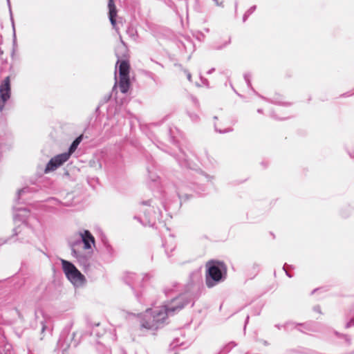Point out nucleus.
<instances>
[{
	"label": "nucleus",
	"mask_w": 354,
	"mask_h": 354,
	"mask_svg": "<svg viewBox=\"0 0 354 354\" xmlns=\"http://www.w3.org/2000/svg\"><path fill=\"white\" fill-rule=\"evenodd\" d=\"M11 95L10 77L7 76L0 84V111L2 112L6 103Z\"/></svg>",
	"instance_id": "8"
},
{
	"label": "nucleus",
	"mask_w": 354,
	"mask_h": 354,
	"mask_svg": "<svg viewBox=\"0 0 354 354\" xmlns=\"http://www.w3.org/2000/svg\"><path fill=\"white\" fill-rule=\"evenodd\" d=\"M353 326H354V318L351 319V320L346 324L345 327L346 328H348Z\"/></svg>",
	"instance_id": "37"
},
{
	"label": "nucleus",
	"mask_w": 354,
	"mask_h": 354,
	"mask_svg": "<svg viewBox=\"0 0 354 354\" xmlns=\"http://www.w3.org/2000/svg\"><path fill=\"white\" fill-rule=\"evenodd\" d=\"M186 187L184 186H182L180 187H178L176 190V194L178 197V198L180 201H186L189 198L190 196H192V194L186 192H185Z\"/></svg>",
	"instance_id": "19"
},
{
	"label": "nucleus",
	"mask_w": 354,
	"mask_h": 354,
	"mask_svg": "<svg viewBox=\"0 0 354 354\" xmlns=\"http://www.w3.org/2000/svg\"><path fill=\"white\" fill-rule=\"evenodd\" d=\"M205 284L212 288L225 281L227 275V267L221 261L212 259L205 264Z\"/></svg>",
	"instance_id": "2"
},
{
	"label": "nucleus",
	"mask_w": 354,
	"mask_h": 354,
	"mask_svg": "<svg viewBox=\"0 0 354 354\" xmlns=\"http://www.w3.org/2000/svg\"><path fill=\"white\" fill-rule=\"evenodd\" d=\"M69 159L68 153H59L53 157L47 163L44 173L48 174L57 169Z\"/></svg>",
	"instance_id": "9"
},
{
	"label": "nucleus",
	"mask_w": 354,
	"mask_h": 354,
	"mask_svg": "<svg viewBox=\"0 0 354 354\" xmlns=\"http://www.w3.org/2000/svg\"><path fill=\"white\" fill-rule=\"evenodd\" d=\"M189 116L192 122H197L199 121V116L194 113H189Z\"/></svg>",
	"instance_id": "29"
},
{
	"label": "nucleus",
	"mask_w": 354,
	"mask_h": 354,
	"mask_svg": "<svg viewBox=\"0 0 354 354\" xmlns=\"http://www.w3.org/2000/svg\"><path fill=\"white\" fill-rule=\"evenodd\" d=\"M263 98V97H261ZM263 99L266 100L267 101L271 102V103H273V104H280V105H285V106H290V103H284V102H282L281 101L279 100L277 98H274V99H272V100H268V99H266L265 97H263Z\"/></svg>",
	"instance_id": "28"
},
{
	"label": "nucleus",
	"mask_w": 354,
	"mask_h": 354,
	"mask_svg": "<svg viewBox=\"0 0 354 354\" xmlns=\"http://www.w3.org/2000/svg\"><path fill=\"white\" fill-rule=\"evenodd\" d=\"M178 345H179V341H178V339H175L173 341V342H172V343H171L170 346H171V348H175V347H176V346H178Z\"/></svg>",
	"instance_id": "38"
},
{
	"label": "nucleus",
	"mask_w": 354,
	"mask_h": 354,
	"mask_svg": "<svg viewBox=\"0 0 354 354\" xmlns=\"http://www.w3.org/2000/svg\"><path fill=\"white\" fill-rule=\"evenodd\" d=\"M43 337H41L39 339L35 338H30L27 342V348L28 354H35V351H39L44 347L42 342Z\"/></svg>",
	"instance_id": "14"
},
{
	"label": "nucleus",
	"mask_w": 354,
	"mask_h": 354,
	"mask_svg": "<svg viewBox=\"0 0 354 354\" xmlns=\"http://www.w3.org/2000/svg\"><path fill=\"white\" fill-rule=\"evenodd\" d=\"M83 139V135H80L78 137H77L71 144L67 152H64L65 153H68L69 158L72 155L73 153L75 151L77 148L78 147L79 145L82 142Z\"/></svg>",
	"instance_id": "18"
},
{
	"label": "nucleus",
	"mask_w": 354,
	"mask_h": 354,
	"mask_svg": "<svg viewBox=\"0 0 354 354\" xmlns=\"http://www.w3.org/2000/svg\"><path fill=\"white\" fill-rule=\"evenodd\" d=\"M106 354H111V351L108 348H106Z\"/></svg>",
	"instance_id": "54"
},
{
	"label": "nucleus",
	"mask_w": 354,
	"mask_h": 354,
	"mask_svg": "<svg viewBox=\"0 0 354 354\" xmlns=\"http://www.w3.org/2000/svg\"><path fill=\"white\" fill-rule=\"evenodd\" d=\"M162 245L165 249V253L167 254V257H169V252H171L174 250L175 245L173 243H171L170 245H167L166 243H162Z\"/></svg>",
	"instance_id": "27"
},
{
	"label": "nucleus",
	"mask_w": 354,
	"mask_h": 354,
	"mask_svg": "<svg viewBox=\"0 0 354 354\" xmlns=\"http://www.w3.org/2000/svg\"><path fill=\"white\" fill-rule=\"evenodd\" d=\"M334 333H335V335L337 337H342V338H343V337H344V334H342V333H339V332H337V331H335V332H334Z\"/></svg>",
	"instance_id": "46"
},
{
	"label": "nucleus",
	"mask_w": 354,
	"mask_h": 354,
	"mask_svg": "<svg viewBox=\"0 0 354 354\" xmlns=\"http://www.w3.org/2000/svg\"><path fill=\"white\" fill-rule=\"evenodd\" d=\"M119 87L122 93L128 92L130 87L129 77H119Z\"/></svg>",
	"instance_id": "17"
},
{
	"label": "nucleus",
	"mask_w": 354,
	"mask_h": 354,
	"mask_svg": "<svg viewBox=\"0 0 354 354\" xmlns=\"http://www.w3.org/2000/svg\"><path fill=\"white\" fill-rule=\"evenodd\" d=\"M257 112L259 113H263V109H257Z\"/></svg>",
	"instance_id": "50"
},
{
	"label": "nucleus",
	"mask_w": 354,
	"mask_h": 354,
	"mask_svg": "<svg viewBox=\"0 0 354 354\" xmlns=\"http://www.w3.org/2000/svg\"><path fill=\"white\" fill-rule=\"evenodd\" d=\"M193 100L196 102L197 100L196 98H193Z\"/></svg>",
	"instance_id": "60"
},
{
	"label": "nucleus",
	"mask_w": 354,
	"mask_h": 354,
	"mask_svg": "<svg viewBox=\"0 0 354 354\" xmlns=\"http://www.w3.org/2000/svg\"><path fill=\"white\" fill-rule=\"evenodd\" d=\"M343 96H348L347 93H344Z\"/></svg>",
	"instance_id": "59"
},
{
	"label": "nucleus",
	"mask_w": 354,
	"mask_h": 354,
	"mask_svg": "<svg viewBox=\"0 0 354 354\" xmlns=\"http://www.w3.org/2000/svg\"><path fill=\"white\" fill-rule=\"evenodd\" d=\"M288 268H292V266H288L287 263H285L283 267V270H284V272H286V274L291 278L292 277V275L288 271Z\"/></svg>",
	"instance_id": "32"
},
{
	"label": "nucleus",
	"mask_w": 354,
	"mask_h": 354,
	"mask_svg": "<svg viewBox=\"0 0 354 354\" xmlns=\"http://www.w3.org/2000/svg\"><path fill=\"white\" fill-rule=\"evenodd\" d=\"M104 252L109 257H112L114 254V250L111 244L108 241L104 242Z\"/></svg>",
	"instance_id": "23"
},
{
	"label": "nucleus",
	"mask_w": 354,
	"mask_h": 354,
	"mask_svg": "<svg viewBox=\"0 0 354 354\" xmlns=\"http://www.w3.org/2000/svg\"><path fill=\"white\" fill-rule=\"evenodd\" d=\"M36 320H39L41 326V334L43 335L46 331L50 333L51 330L50 318L44 315L43 310L37 308L35 310Z\"/></svg>",
	"instance_id": "12"
},
{
	"label": "nucleus",
	"mask_w": 354,
	"mask_h": 354,
	"mask_svg": "<svg viewBox=\"0 0 354 354\" xmlns=\"http://www.w3.org/2000/svg\"><path fill=\"white\" fill-rule=\"evenodd\" d=\"M149 276L148 274H137L136 273L129 272L124 278L125 283L129 285L132 290H134L138 286H141L142 281L148 279Z\"/></svg>",
	"instance_id": "10"
},
{
	"label": "nucleus",
	"mask_w": 354,
	"mask_h": 354,
	"mask_svg": "<svg viewBox=\"0 0 354 354\" xmlns=\"http://www.w3.org/2000/svg\"><path fill=\"white\" fill-rule=\"evenodd\" d=\"M18 211L19 212H21V213L14 214L13 218H14V221L15 223L17 221H21V223L18 225L13 229V230H12L13 236H18L21 232L23 229L25 228V227L26 226V218L28 214L29 213V211L26 208H20V209H18Z\"/></svg>",
	"instance_id": "11"
},
{
	"label": "nucleus",
	"mask_w": 354,
	"mask_h": 354,
	"mask_svg": "<svg viewBox=\"0 0 354 354\" xmlns=\"http://www.w3.org/2000/svg\"><path fill=\"white\" fill-rule=\"evenodd\" d=\"M214 120H217V119H218L217 116H214Z\"/></svg>",
	"instance_id": "58"
},
{
	"label": "nucleus",
	"mask_w": 354,
	"mask_h": 354,
	"mask_svg": "<svg viewBox=\"0 0 354 354\" xmlns=\"http://www.w3.org/2000/svg\"><path fill=\"white\" fill-rule=\"evenodd\" d=\"M177 133L178 129L176 127H169L167 130L166 133L168 137L169 142L176 146L179 151V153L178 154H173L171 152L167 151L165 149H162V150L174 156L181 167L194 169V167L192 166V162L187 159V155L183 151H182V149L179 147L178 145V140L176 138V134Z\"/></svg>",
	"instance_id": "3"
},
{
	"label": "nucleus",
	"mask_w": 354,
	"mask_h": 354,
	"mask_svg": "<svg viewBox=\"0 0 354 354\" xmlns=\"http://www.w3.org/2000/svg\"><path fill=\"white\" fill-rule=\"evenodd\" d=\"M7 3H8V7H9V11H10V20H11V22H12V29H13V36H14V41H15V39H16L15 28L14 19H13V17H12V10H11V6H10V0H7Z\"/></svg>",
	"instance_id": "25"
},
{
	"label": "nucleus",
	"mask_w": 354,
	"mask_h": 354,
	"mask_svg": "<svg viewBox=\"0 0 354 354\" xmlns=\"http://www.w3.org/2000/svg\"><path fill=\"white\" fill-rule=\"evenodd\" d=\"M234 7H235V12H236V11H237V7H238V2H237V1H235V6H234Z\"/></svg>",
	"instance_id": "49"
},
{
	"label": "nucleus",
	"mask_w": 354,
	"mask_h": 354,
	"mask_svg": "<svg viewBox=\"0 0 354 354\" xmlns=\"http://www.w3.org/2000/svg\"><path fill=\"white\" fill-rule=\"evenodd\" d=\"M346 151H347L348 154L349 155V156H350L351 158L354 159V151H349V150H348V149L347 147H346Z\"/></svg>",
	"instance_id": "41"
},
{
	"label": "nucleus",
	"mask_w": 354,
	"mask_h": 354,
	"mask_svg": "<svg viewBox=\"0 0 354 354\" xmlns=\"http://www.w3.org/2000/svg\"><path fill=\"white\" fill-rule=\"evenodd\" d=\"M110 97H111V96L109 95V96H108L107 97H105V100H106V101H108V100H109Z\"/></svg>",
	"instance_id": "55"
},
{
	"label": "nucleus",
	"mask_w": 354,
	"mask_h": 354,
	"mask_svg": "<svg viewBox=\"0 0 354 354\" xmlns=\"http://www.w3.org/2000/svg\"><path fill=\"white\" fill-rule=\"evenodd\" d=\"M261 265L259 263L254 262L250 267L248 268V272L250 278L254 277L260 271Z\"/></svg>",
	"instance_id": "21"
},
{
	"label": "nucleus",
	"mask_w": 354,
	"mask_h": 354,
	"mask_svg": "<svg viewBox=\"0 0 354 354\" xmlns=\"http://www.w3.org/2000/svg\"><path fill=\"white\" fill-rule=\"evenodd\" d=\"M217 6L223 7V2H219L218 0H213Z\"/></svg>",
	"instance_id": "45"
},
{
	"label": "nucleus",
	"mask_w": 354,
	"mask_h": 354,
	"mask_svg": "<svg viewBox=\"0 0 354 354\" xmlns=\"http://www.w3.org/2000/svg\"><path fill=\"white\" fill-rule=\"evenodd\" d=\"M318 289H314L312 292V294H313L315 291H317Z\"/></svg>",
	"instance_id": "57"
},
{
	"label": "nucleus",
	"mask_w": 354,
	"mask_h": 354,
	"mask_svg": "<svg viewBox=\"0 0 354 354\" xmlns=\"http://www.w3.org/2000/svg\"><path fill=\"white\" fill-rule=\"evenodd\" d=\"M120 354H127L126 352L123 350H121Z\"/></svg>",
	"instance_id": "52"
},
{
	"label": "nucleus",
	"mask_w": 354,
	"mask_h": 354,
	"mask_svg": "<svg viewBox=\"0 0 354 354\" xmlns=\"http://www.w3.org/2000/svg\"><path fill=\"white\" fill-rule=\"evenodd\" d=\"M243 77L247 84L248 87L253 90L251 83V74L250 73H246L244 74Z\"/></svg>",
	"instance_id": "26"
},
{
	"label": "nucleus",
	"mask_w": 354,
	"mask_h": 354,
	"mask_svg": "<svg viewBox=\"0 0 354 354\" xmlns=\"http://www.w3.org/2000/svg\"><path fill=\"white\" fill-rule=\"evenodd\" d=\"M118 59L115 66V72L118 70L119 77H129L130 64L128 60L120 59L116 53Z\"/></svg>",
	"instance_id": "13"
},
{
	"label": "nucleus",
	"mask_w": 354,
	"mask_h": 354,
	"mask_svg": "<svg viewBox=\"0 0 354 354\" xmlns=\"http://www.w3.org/2000/svg\"><path fill=\"white\" fill-rule=\"evenodd\" d=\"M185 73H186V75H187V80H188L189 82H191V81H192V75H191V73H190L188 71H185Z\"/></svg>",
	"instance_id": "42"
},
{
	"label": "nucleus",
	"mask_w": 354,
	"mask_h": 354,
	"mask_svg": "<svg viewBox=\"0 0 354 354\" xmlns=\"http://www.w3.org/2000/svg\"><path fill=\"white\" fill-rule=\"evenodd\" d=\"M142 205L141 211L145 216V222H143L139 216H135L134 219L138 220L139 222L145 225L153 226L156 219L159 218L160 214V209L154 207V202L152 199L143 201L141 202Z\"/></svg>",
	"instance_id": "4"
},
{
	"label": "nucleus",
	"mask_w": 354,
	"mask_h": 354,
	"mask_svg": "<svg viewBox=\"0 0 354 354\" xmlns=\"http://www.w3.org/2000/svg\"><path fill=\"white\" fill-rule=\"evenodd\" d=\"M80 239L71 242V248H75L76 246L83 243L84 249L90 250L92 245H95V238L88 230H84L78 232Z\"/></svg>",
	"instance_id": "7"
},
{
	"label": "nucleus",
	"mask_w": 354,
	"mask_h": 354,
	"mask_svg": "<svg viewBox=\"0 0 354 354\" xmlns=\"http://www.w3.org/2000/svg\"><path fill=\"white\" fill-rule=\"evenodd\" d=\"M148 171L149 174V178L151 179L152 183L154 185L156 184L157 180L159 178V177L155 174H152L149 170H148Z\"/></svg>",
	"instance_id": "30"
},
{
	"label": "nucleus",
	"mask_w": 354,
	"mask_h": 354,
	"mask_svg": "<svg viewBox=\"0 0 354 354\" xmlns=\"http://www.w3.org/2000/svg\"><path fill=\"white\" fill-rule=\"evenodd\" d=\"M249 319H250V316L248 315L246 316V318H245V324H244V328H243V329H244V330H245L246 326H247V324H248V322H249Z\"/></svg>",
	"instance_id": "44"
},
{
	"label": "nucleus",
	"mask_w": 354,
	"mask_h": 354,
	"mask_svg": "<svg viewBox=\"0 0 354 354\" xmlns=\"http://www.w3.org/2000/svg\"><path fill=\"white\" fill-rule=\"evenodd\" d=\"M313 310L320 314L322 313L321 308L318 305L313 307Z\"/></svg>",
	"instance_id": "40"
},
{
	"label": "nucleus",
	"mask_w": 354,
	"mask_h": 354,
	"mask_svg": "<svg viewBox=\"0 0 354 354\" xmlns=\"http://www.w3.org/2000/svg\"><path fill=\"white\" fill-rule=\"evenodd\" d=\"M136 297L138 298V300L140 301V299H139V296H138V295H137V294H136Z\"/></svg>",
	"instance_id": "56"
},
{
	"label": "nucleus",
	"mask_w": 354,
	"mask_h": 354,
	"mask_svg": "<svg viewBox=\"0 0 354 354\" xmlns=\"http://www.w3.org/2000/svg\"><path fill=\"white\" fill-rule=\"evenodd\" d=\"M215 71V68H212L211 69H209L208 71H207V74L209 75V74H212L214 71Z\"/></svg>",
	"instance_id": "47"
},
{
	"label": "nucleus",
	"mask_w": 354,
	"mask_h": 354,
	"mask_svg": "<svg viewBox=\"0 0 354 354\" xmlns=\"http://www.w3.org/2000/svg\"><path fill=\"white\" fill-rule=\"evenodd\" d=\"M62 270L66 278L75 286H82L86 281L85 277L71 261L61 259Z\"/></svg>",
	"instance_id": "5"
},
{
	"label": "nucleus",
	"mask_w": 354,
	"mask_h": 354,
	"mask_svg": "<svg viewBox=\"0 0 354 354\" xmlns=\"http://www.w3.org/2000/svg\"><path fill=\"white\" fill-rule=\"evenodd\" d=\"M261 165L262 166V167L263 169H266L268 166V161H266V160H263L261 162Z\"/></svg>",
	"instance_id": "39"
},
{
	"label": "nucleus",
	"mask_w": 354,
	"mask_h": 354,
	"mask_svg": "<svg viewBox=\"0 0 354 354\" xmlns=\"http://www.w3.org/2000/svg\"><path fill=\"white\" fill-rule=\"evenodd\" d=\"M257 9L256 6H251L243 15V21L245 22L248 18L252 15Z\"/></svg>",
	"instance_id": "24"
},
{
	"label": "nucleus",
	"mask_w": 354,
	"mask_h": 354,
	"mask_svg": "<svg viewBox=\"0 0 354 354\" xmlns=\"http://www.w3.org/2000/svg\"><path fill=\"white\" fill-rule=\"evenodd\" d=\"M201 268L192 271L189 276L187 290L175 297L167 304L154 309H147V315H150L147 319L143 320L142 327L156 330L163 326L169 315H174L185 306L192 303L194 305V297L193 293L198 291L202 286Z\"/></svg>",
	"instance_id": "1"
},
{
	"label": "nucleus",
	"mask_w": 354,
	"mask_h": 354,
	"mask_svg": "<svg viewBox=\"0 0 354 354\" xmlns=\"http://www.w3.org/2000/svg\"><path fill=\"white\" fill-rule=\"evenodd\" d=\"M275 326H276L278 329H280V328H281V326L280 325H279V324L275 325Z\"/></svg>",
	"instance_id": "53"
},
{
	"label": "nucleus",
	"mask_w": 354,
	"mask_h": 354,
	"mask_svg": "<svg viewBox=\"0 0 354 354\" xmlns=\"http://www.w3.org/2000/svg\"><path fill=\"white\" fill-rule=\"evenodd\" d=\"M75 333H71L69 329H64L57 342V348L62 351V354H66L68 349L71 346H77L78 342L75 339Z\"/></svg>",
	"instance_id": "6"
},
{
	"label": "nucleus",
	"mask_w": 354,
	"mask_h": 354,
	"mask_svg": "<svg viewBox=\"0 0 354 354\" xmlns=\"http://www.w3.org/2000/svg\"><path fill=\"white\" fill-rule=\"evenodd\" d=\"M108 8H109V18L110 22L113 26H115L116 24V16H117V9L116 6L114 3L113 0H109L108 2Z\"/></svg>",
	"instance_id": "16"
},
{
	"label": "nucleus",
	"mask_w": 354,
	"mask_h": 354,
	"mask_svg": "<svg viewBox=\"0 0 354 354\" xmlns=\"http://www.w3.org/2000/svg\"><path fill=\"white\" fill-rule=\"evenodd\" d=\"M200 175H201V177H204L205 178H206V180L207 182L211 181L214 178L213 176H209V175H208L207 174H205V173H203L202 171L201 172Z\"/></svg>",
	"instance_id": "34"
},
{
	"label": "nucleus",
	"mask_w": 354,
	"mask_h": 354,
	"mask_svg": "<svg viewBox=\"0 0 354 354\" xmlns=\"http://www.w3.org/2000/svg\"><path fill=\"white\" fill-rule=\"evenodd\" d=\"M0 354H14L12 345L3 335H0Z\"/></svg>",
	"instance_id": "15"
},
{
	"label": "nucleus",
	"mask_w": 354,
	"mask_h": 354,
	"mask_svg": "<svg viewBox=\"0 0 354 354\" xmlns=\"http://www.w3.org/2000/svg\"><path fill=\"white\" fill-rule=\"evenodd\" d=\"M201 80L203 81V83L205 84V82H207V79H203V77H201Z\"/></svg>",
	"instance_id": "51"
},
{
	"label": "nucleus",
	"mask_w": 354,
	"mask_h": 354,
	"mask_svg": "<svg viewBox=\"0 0 354 354\" xmlns=\"http://www.w3.org/2000/svg\"><path fill=\"white\" fill-rule=\"evenodd\" d=\"M29 191H30L29 187H24V188L18 190V192H17L18 199H19V198L21 197V195H23L25 193L28 192Z\"/></svg>",
	"instance_id": "31"
},
{
	"label": "nucleus",
	"mask_w": 354,
	"mask_h": 354,
	"mask_svg": "<svg viewBox=\"0 0 354 354\" xmlns=\"http://www.w3.org/2000/svg\"><path fill=\"white\" fill-rule=\"evenodd\" d=\"M236 344L234 342H230L225 344L218 353V354H227L232 348L235 347Z\"/></svg>",
	"instance_id": "22"
},
{
	"label": "nucleus",
	"mask_w": 354,
	"mask_h": 354,
	"mask_svg": "<svg viewBox=\"0 0 354 354\" xmlns=\"http://www.w3.org/2000/svg\"><path fill=\"white\" fill-rule=\"evenodd\" d=\"M162 197L166 200L167 198V192L164 190L162 191Z\"/></svg>",
	"instance_id": "48"
},
{
	"label": "nucleus",
	"mask_w": 354,
	"mask_h": 354,
	"mask_svg": "<svg viewBox=\"0 0 354 354\" xmlns=\"http://www.w3.org/2000/svg\"><path fill=\"white\" fill-rule=\"evenodd\" d=\"M214 129L216 132H218L220 133H228V132H231L232 131V128H228V129H224V130H221V129H218L216 124H214Z\"/></svg>",
	"instance_id": "33"
},
{
	"label": "nucleus",
	"mask_w": 354,
	"mask_h": 354,
	"mask_svg": "<svg viewBox=\"0 0 354 354\" xmlns=\"http://www.w3.org/2000/svg\"><path fill=\"white\" fill-rule=\"evenodd\" d=\"M230 43V38H229V39L227 41H225L222 46H216L215 49H216V50H221L222 48H223L225 46H227Z\"/></svg>",
	"instance_id": "35"
},
{
	"label": "nucleus",
	"mask_w": 354,
	"mask_h": 354,
	"mask_svg": "<svg viewBox=\"0 0 354 354\" xmlns=\"http://www.w3.org/2000/svg\"><path fill=\"white\" fill-rule=\"evenodd\" d=\"M344 339H345V342H346V344L348 345H351V338L349 335H344V337H343Z\"/></svg>",
	"instance_id": "36"
},
{
	"label": "nucleus",
	"mask_w": 354,
	"mask_h": 354,
	"mask_svg": "<svg viewBox=\"0 0 354 354\" xmlns=\"http://www.w3.org/2000/svg\"><path fill=\"white\" fill-rule=\"evenodd\" d=\"M71 253L72 255L75 257L80 263L86 264L87 263L88 259L86 256L80 253L75 248H71Z\"/></svg>",
	"instance_id": "20"
},
{
	"label": "nucleus",
	"mask_w": 354,
	"mask_h": 354,
	"mask_svg": "<svg viewBox=\"0 0 354 354\" xmlns=\"http://www.w3.org/2000/svg\"><path fill=\"white\" fill-rule=\"evenodd\" d=\"M249 319H250V316L248 315L246 316V318H245V324H244V328H243V329H244V330H245L246 326H247V324H248V322H249Z\"/></svg>",
	"instance_id": "43"
}]
</instances>
